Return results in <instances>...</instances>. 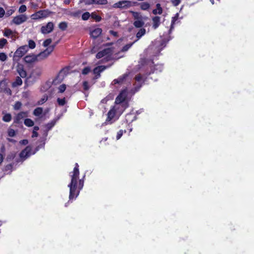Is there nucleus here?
I'll use <instances>...</instances> for the list:
<instances>
[{
  "label": "nucleus",
  "instance_id": "nucleus-1",
  "mask_svg": "<svg viewBox=\"0 0 254 254\" xmlns=\"http://www.w3.org/2000/svg\"><path fill=\"white\" fill-rule=\"evenodd\" d=\"M78 167V164L76 163L73 171L71 173V182L68 185V187L69 188V200L76 197L79 195V191L83 186V181L81 180H79V186L78 187L77 186L79 175Z\"/></svg>",
  "mask_w": 254,
  "mask_h": 254
},
{
  "label": "nucleus",
  "instance_id": "nucleus-2",
  "mask_svg": "<svg viewBox=\"0 0 254 254\" xmlns=\"http://www.w3.org/2000/svg\"><path fill=\"white\" fill-rule=\"evenodd\" d=\"M112 52V50L111 48H107L98 52L96 55V58L97 59L103 58L104 62H108L111 59Z\"/></svg>",
  "mask_w": 254,
  "mask_h": 254
},
{
  "label": "nucleus",
  "instance_id": "nucleus-3",
  "mask_svg": "<svg viewBox=\"0 0 254 254\" xmlns=\"http://www.w3.org/2000/svg\"><path fill=\"white\" fill-rule=\"evenodd\" d=\"M28 51V47L27 45L22 46L18 48L15 52L13 60L14 61H18L23 57Z\"/></svg>",
  "mask_w": 254,
  "mask_h": 254
},
{
  "label": "nucleus",
  "instance_id": "nucleus-4",
  "mask_svg": "<svg viewBox=\"0 0 254 254\" xmlns=\"http://www.w3.org/2000/svg\"><path fill=\"white\" fill-rule=\"evenodd\" d=\"M55 46V45L49 46L45 50L37 55L38 61L42 60L47 58L53 52Z\"/></svg>",
  "mask_w": 254,
  "mask_h": 254
},
{
  "label": "nucleus",
  "instance_id": "nucleus-5",
  "mask_svg": "<svg viewBox=\"0 0 254 254\" xmlns=\"http://www.w3.org/2000/svg\"><path fill=\"white\" fill-rule=\"evenodd\" d=\"M133 5V2L129 0H121L115 3L113 6L114 8H126Z\"/></svg>",
  "mask_w": 254,
  "mask_h": 254
},
{
  "label": "nucleus",
  "instance_id": "nucleus-6",
  "mask_svg": "<svg viewBox=\"0 0 254 254\" xmlns=\"http://www.w3.org/2000/svg\"><path fill=\"white\" fill-rule=\"evenodd\" d=\"M127 106V103H115L113 107L117 113V116H120Z\"/></svg>",
  "mask_w": 254,
  "mask_h": 254
},
{
  "label": "nucleus",
  "instance_id": "nucleus-7",
  "mask_svg": "<svg viewBox=\"0 0 254 254\" xmlns=\"http://www.w3.org/2000/svg\"><path fill=\"white\" fill-rule=\"evenodd\" d=\"M27 16L25 14H20L13 17L12 22L16 25H20L27 20Z\"/></svg>",
  "mask_w": 254,
  "mask_h": 254
},
{
  "label": "nucleus",
  "instance_id": "nucleus-8",
  "mask_svg": "<svg viewBox=\"0 0 254 254\" xmlns=\"http://www.w3.org/2000/svg\"><path fill=\"white\" fill-rule=\"evenodd\" d=\"M50 12L48 10H40L32 15L33 19L45 18L49 16Z\"/></svg>",
  "mask_w": 254,
  "mask_h": 254
},
{
  "label": "nucleus",
  "instance_id": "nucleus-9",
  "mask_svg": "<svg viewBox=\"0 0 254 254\" xmlns=\"http://www.w3.org/2000/svg\"><path fill=\"white\" fill-rule=\"evenodd\" d=\"M127 96L126 90L122 91L116 98L115 103H127L125 101Z\"/></svg>",
  "mask_w": 254,
  "mask_h": 254
},
{
  "label": "nucleus",
  "instance_id": "nucleus-10",
  "mask_svg": "<svg viewBox=\"0 0 254 254\" xmlns=\"http://www.w3.org/2000/svg\"><path fill=\"white\" fill-rule=\"evenodd\" d=\"M54 28V24L51 22H48L46 25L43 26L41 27V31L43 34H46L51 32Z\"/></svg>",
  "mask_w": 254,
  "mask_h": 254
},
{
  "label": "nucleus",
  "instance_id": "nucleus-11",
  "mask_svg": "<svg viewBox=\"0 0 254 254\" xmlns=\"http://www.w3.org/2000/svg\"><path fill=\"white\" fill-rule=\"evenodd\" d=\"M84 1L86 5H105L108 3L107 0H84Z\"/></svg>",
  "mask_w": 254,
  "mask_h": 254
},
{
  "label": "nucleus",
  "instance_id": "nucleus-12",
  "mask_svg": "<svg viewBox=\"0 0 254 254\" xmlns=\"http://www.w3.org/2000/svg\"><path fill=\"white\" fill-rule=\"evenodd\" d=\"M24 62L27 64H33L38 61L37 56L34 54H30L25 56L24 58Z\"/></svg>",
  "mask_w": 254,
  "mask_h": 254
},
{
  "label": "nucleus",
  "instance_id": "nucleus-13",
  "mask_svg": "<svg viewBox=\"0 0 254 254\" xmlns=\"http://www.w3.org/2000/svg\"><path fill=\"white\" fill-rule=\"evenodd\" d=\"M136 83L135 84V91L134 92L137 91L140 87L141 86L142 83L144 82V80L143 77L140 74L137 75L135 77Z\"/></svg>",
  "mask_w": 254,
  "mask_h": 254
},
{
  "label": "nucleus",
  "instance_id": "nucleus-14",
  "mask_svg": "<svg viewBox=\"0 0 254 254\" xmlns=\"http://www.w3.org/2000/svg\"><path fill=\"white\" fill-rule=\"evenodd\" d=\"M119 117L120 116H117V113H116L115 109L113 107V108H111L108 113V118L107 119V121H110L114 118H116V119H118Z\"/></svg>",
  "mask_w": 254,
  "mask_h": 254
},
{
  "label": "nucleus",
  "instance_id": "nucleus-15",
  "mask_svg": "<svg viewBox=\"0 0 254 254\" xmlns=\"http://www.w3.org/2000/svg\"><path fill=\"white\" fill-rule=\"evenodd\" d=\"M102 30L100 28H96L90 31V35L93 38H96L102 33Z\"/></svg>",
  "mask_w": 254,
  "mask_h": 254
},
{
  "label": "nucleus",
  "instance_id": "nucleus-16",
  "mask_svg": "<svg viewBox=\"0 0 254 254\" xmlns=\"http://www.w3.org/2000/svg\"><path fill=\"white\" fill-rule=\"evenodd\" d=\"M30 155V149L28 147H26L25 149L22 150L20 153V157L23 160H25Z\"/></svg>",
  "mask_w": 254,
  "mask_h": 254
},
{
  "label": "nucleus",
  "instance_id": "nucleus-17",
  "mask_svg": "<svg viewBox=\"0 0 254 254\" xmlns=\"http://www.w3.org/2000/svg\"><path fill=\"white\" fill-rule=\"evenodd\" d=\"M160 19V17L158 16H155L152 18V27L154 29H157L161 23Z\"/></svg>",
  "mask_w": 254,
  "mask_h": 254
},
{
  "label": "nucleus",
  "instance_id": "nucleus-18",
  "mask_svg": "<svg viewBox=\"0 0 254 254\" xmlns=\"http://www.w3.org/2000/svg\"><path fill=\"white\" fill-rule=\"evenodd\" d=\"M17 71L19 75L22 77H25L27 73L26 71L24 69L23 66L22 64H18L17 66Z\"/></svg>",
  "mask_w": 254,
  "mask_h": 254
},
{
  "label": "nucleus",
  "instance_id": "nucleus-19",
  "mask_svg": "<svg viewBox=\"0 0 254 254\" xmlns=\"http://www.w3.org/2000/svg\"><path fill=\"white\" fill-rule=\"evenodd\" d=\"M27 115L25 112H20V113L18 114L14 118V122L16 123H20L21 121Z\"/></svg>",
  "mask_w": 254,
  "mask_h": 254
},
{
  "label": "nucleus",
  "instance_id": "nucleus-20",
  "mask_svg": "<svg viewBox=\"0 0 254 254\" xmlns=\"http://www.w3.org/2000/svg\"><path fill=\"white\" fill-rule=\"evenodd\" d=\"M128 76V74L126 73L123 75L122 76H121L118 78L114 79L113 80V82L114 84H122L124 82V81L126 80V78Z\"/></svg>",
  "mask_w": 254,
  "mask_h": 254
},
{
  "label": "nucleus",
  "instance_id": "nucleus-21",
  "mask_svg": "<svg viewBox=\"0 0 254 254\" xmlns=\"http://www.w3.org/2000/svg\"><path fill=\"white\" fill-rule=\"evenodd\" d=\"M179 13L176 14L175 16L172 17V21H171V25L170 26V28L169 30V34L171 32V31L173 30V29L174 28V25L176 23V22L178 20L179 18Z\"/></svg>",
  "mask_w": 254,
  "mask_h": 254
},
{
  "label": "nucleus",
  "instance_id": "nucleus-22",
  "mask_svg": "<svg viewBox=\"0 0 254 254\" xmlns=\"http://www.w3.org/2000/svg\"><path fill=\"white\" fill-rule=\"evenodd\" d=\"M108 67V66H104V65L98 66L94 69V70H93L94 73L95 74H98L99 75H100V72L104 71Z\"/></svg>",
  "mask_w": 254,
  "mask_h": 254
},
{
  "label": "nucleus",
  "instance_id": "nucleus-23",
  "mask_svg": "<svg viewBox=\"0 0 254 254\" xmlns=\"http://www.w3.org/2000/svg\"><path fill=\"white\" fill-rule=\"evenodd\" d=\"M146 30L144 28H141L138 32L136 33V37L137 39L134 41L135 42L137 41L142 36L145 35Z\"/></svg>",
  "mask_w": 254,
  "mask_h": 254
},
{
  "label": "nucleus",
  "instance_id": "nucleus-24",
  "mask_svg": "<svg viewBox=\"0 0 254 254\" xmlns=\"http://www.w3.org/2000/svg\"><path fill=\"white\" fill-rule=\"evenodd\" d=\"M162 13V9L161 7V5L159 3L156 4V8L153 10V13L154 14H161Z\"/></svg>",
  "mask_w": 254,
  "mask_h": 254
},
{
  "label": "nucleus",
  "instance_id": "nucleus-25",
  "mask_svg": "<svg viewBox=\"0 0 254 254\" xmlns=\"http://www.w3.org/2000/svg\"><path fill=\"white\" fill-rule=\"evenodd\" d=\"M144 22L140 19L135 21L133 23L134 26L136 28H140L143 26Z\"/></svg>",
  "mask_w": 254,
  "mask_h": 254
},
{
  "label": "nucleus",
  "instance_id": "nucleus-26",
  "mask_svg": "<svg viewBox=\"0 0 254 254\" xmlns=\"http://www.w3.org/2000/svg\"><path fill=\"white\" fill-rule=\"evenodd\" d=\"M43 112V109L41 107L36 108L33 111V115L35 116H39Z\"/></svg>",
  "mask_w": 254,
  "mask_h": 254
},
{
  "label": "nucleus",
  "instance_id": "nucleus-27",
  "mask_svg": "<svg viewBox=\"0 0 254 254\" xmlns=\"http://www.w3.org/2000/svg\"><path fill=\"white\" fill-rule=\"evenodd\" d=\"M25 126L28 127H31L34 126V122L30 119H26L24 120V122Z\"/></svg>",
  "mask_w": 254,
  "mask_h": 254
},
{
  "label": "nucleus",
  "instance_id": "nucleus-28",
  "mask_svg": "<svg viewBox=\"0 0 254 254\" xmlns=\"http://www.w3.org/2000/svg\"><path fill=\"white\" fill-rule=\"evenodd\" d=\"M22 83V79L19 77H17L15 81L13 83V86L21 85Z\"/></svg>",
  "mask_w": 254,
  "mask_h": 254
},
{
  "label": "nucleus",
  "instance_id": "nucleus-29",
  "mask_svg": "<svg viewBox=\"0 0 254 254\" xmlns=\"http://www.w3.org/2000/svg\"><path fill=\"white\" fill-rule=\"evenodd\" d=\"M2 120L5 122H9L11 120V116L10 114H6L2 118Z\"/></svg>",
  "mask_w": 254,
  "mask_h": 254
},
{
  "label": "nucleus",
  "instance_id": "nucleus-30",
  "mask_svg": "<svg viewBox=\"0 0 254 254\" xmlns=\"http://www.w3.org/2000/svg\"><path fill=\"white\" fill-rule=\"evenodd\" d=\"M90 16L93 19H95L97 22H99L101 20V17L95 12L92 13Z\"/></svg>",
  "mask_w": 254,
  "mask_h": 254
},
{
  "label": "nucleus",
  "instance_id": "nucleus-31",
  "mask_svg": "<svg viewBox=\"0 0 254 254\" xmlns=\"http://www.w3.org/2000/svg\"><path fill=\"white\" fill-rule=\"evenodd\" d=\"M135 43V42L134 41L133 42L131 43H130V44H128L126 45H125V46H124L122 49V52H126L132 46V45Z\"/></svg>",
  "mask_w": 254,
  "mask_h": 254
},
{
  "label": "nucleus",
  "instance_id": "nucleus-32",
  "mask_svg": "<svg viewBox=\"0 0 254 254\" xmlns=\"http://www.w3.org/2000/svg\"><path fill=\"white\" fill-rule=\"evenodd\" d=\"M12 169V165L8 164L4 167V172L6 173H9L11 172Z\"/></svg>",
  "mask_w": 254,
  "mask_h": 254
},
{
  "label": "nucleus",
  "instance_id": "nucleus-33",
  "mask_svg": "<svg viewBox=\"0 0 254 254\" xmlns=\"http://www.w3.org/2000/svg\"><path fill=\"white\" fill-rule=\"evenodd\" d=\"M149 7L150 4L147 2H142L140 5V7L142 10H147Z\"/></svg>",
  "mask_w": 254,
  "mask_h": 254
},
{
  "label": "nucleus",
  "instance_id": "nucleus-34",
  "mask_svg": "<svg viewBox=\"0 0 254 254\" xmlns=\"http://www.w3.org/2000/svg\"><path fill=\"white\" fill-rule=\"evenodd\" d=\"M67 23L65 22H61L59 24V27L60 29H61V30H64L66 29V28H67Z\"/></svg>",
  "mask_w": 254,
  "mask_h": 254
},
{
  "label": "nucleus",
  "instance_id": "nucleus-35",
  "mask_svg": "<svg viewBox=\"0 0 254 254\" xmlns=\"http://www.w3.org/2000/svg\"><path fill=\"white\" fill-rule=\"evenodd\" d=\"M35 46H36V44H35V43L34 41L32 40H29L28 41V49L30 48V49H33L35 48Z\"/></svg>",
  "mask_w": 254,
  "mask_h": 254
},
{
  "label": "nucleus",
  "instance_id": "nucleus-36",
  "mask_svg": "<svg viewBox=\"0 0 254 254\" xmlns=\"http://www.w3.org/2000/svg\"><path fill=\"white\" fill-rule=\"evenodd\" d=\"M90 14L88 12H85L82 15V19L83 20H87L90 16Z\"/></svg>",
  "mask_w": 254,
  "mask_h": 254
},
{
  "label": "nucleus",
  "instance_id": "nucleus-37",
  "mask_svg": "<svg viewBox=\"0 0 254 254\" xmlns=\"http://www.w3.org/2000/svg\"><path fill=\"white\" fill-rule=\"evenodd\" d=\"M57 102L60 106H64L66 103L65 98L62 99L58 98Z\"/></svg>",
  "mask_w": 254,
  "mask_h": 254
},
{
  "label": "nucleus",
  "instance_id": "nucleus-38",
  "mask_svg": "<svg viewBox=\"0 0 254 254\" xmlns=\"http://www.w3.org/2000/svg\"><path fill=\"white\" fill-rule=\"evenodd\" d=\"M12 33V31L9 29H5L4 31L3 35L5 37H9Z\"/></svg>",
  "mask_w": 254,
  "mask_h": 254
},
{
  "label": "nucleus",
  "instance_id": "nucleus-39",
  "mask_svg": "<svg viewBox=\"0 0 254 254\" xmlns=\"http://www.w3.org/2000/svg\"><path fill=\"white\" fill-rule=\"evenodd\" d=\"M7 57L4 53H0V61L4 62L6 60Z\"/></svg>",
  "mask_w": 254,
  "mask_h": 254
},
{
  "label": "nucleus",
  "instance_id": "nucleus-40",
  "mask_svg": "<svg viewBox=\"0 0 254 254\" xmlns=\"http://www.w3.org/2000/svg\"><path fill=\"white\" fill-rule=\"evenodd\" d=\"M8 135L10 137H13L15 135V132L14 129L9 128L7 131Z\"/></svg>",
  "mask_w": 254,
  "mask_h": 254
},
{
  "label": "nucleus",
  "instance_id": "nucleus-41",
  "mask_svg": "<svg viewBox=\"0 0 254 254\" xmlns=\"http://www.w3.org/2000/svg\"><path fill=\"white\" fill-rule=\"evenodd\" d=\"M7 42V40L5 39L2 38L0 39V49H2Z\"/></svg>",
  "mask_w": 254,
  "mask_h": 254
},
{
  "label": "nucleus",
  "instance_id": "nucleus-42",
  "mask_svg": "<svg viewBox=\"0 0 254 254\" xmlns=\"http://www.w3.org/2000/svg\"><path fill=\"white\" fill-rule=\"evenodd\" d=\"M52 40L50 38L46 39L43 43V46H44L45 47L49 46L52 43Z\"/></svg>",
  "mask_w": 254,
  "mask_h": 254
},
{
  "label": "nucleus",
  "instance_id": "nucleus-43",
  "mask_svg": "<svg viewBox=\"0 0 254 254\" xmlns=\"http://www.w3.org/2000/svg\"><path fill=\"white\" fill-rule=\"evenodd\" d=\"M163 69V65L162 64H156L154 67V70L153 71L154 72L155 70L161 71Z\"/></svg>",
  "mask_w": 254,
  "mask_h": 254
},
{
  "label": "nucleus",
  "instance_id": "nucleus-44",
  "mask_svg": "<svg viewBox=\"0 0 254 254\" xmlns=\"http://www.w3.org/2000/svg\"><path fill=\"white\" fill-rule=\"evenodd\" d=\"M48 100V96L44 95L43 98L38 101V105H42L44 103H45L47 100Z\"/></svg>",
  "mask_w": 254,
  "mask_h": 254
},
{
  "label": "nucleus",
  "instance_id": "nucleus-45",
  "mask_svg": "<svg viewBox=\"0 0 254 254\" xmlns=\"http://www.w3.org/2000/svg\"><path fill=\"white\" fill-rule=\"evenodd\" d=\"M27 9V7L25 5H22L20 6L18 9V12L19 13H23L26 11Z\"/></svg>",
  "mask_w": 254,
  "mask_h": 254
},
{
  "label": "nucleus",
  "instance_id": "nucleus-46",
  "mask_svg": "<svg viewBox=\"0 0 254 254\" xmlns=\"http://www.w3.org/2000/svg\"><path fill=\"white\" fill-rule=\"evenodd\" d=\"M15 157V153H10L8 155L7 157V159L8 160L11 161L13 160L14 157Z\"/></svg>",
  "mask_w": 254,
  "mask_h": 254
},
{
  "label": "nucleus",
  "instance_id": "nucleus-47",
  "mask_svg": "<svg viewBox=\"0 0 254 254\" xmlns=\"http://www.w3.org/2000/svg\"><path fill=\"white\" fill-rule=\"evenodd\" d=\"M22 104L20 102H16L14 105L15 110H19L21 107Z\"/></svg>",
  "mask_w": 254,
  "mask_h": 254
},
{
  "label": "nucleus",
  "instance_id": "nucleus-48",
  "mask_svg": "<svg viewBox=\"0 0 254 254\" xmlns=\"http://www.w3.org/2000/svg\"><path fill=\"white\" fill-rule=\"evenodd\" d=\"M14 12V10L13 9H9L6 10L5 14L6 16H9L12 15Z\"/></svg>",
  "mask_w": 254,
  "mask_h": 254
},
{
  "label": "nucleus",
  "instance_id": "nucleus-49",
  "mask_svg": "<svg viewBox=\"0 0 254 254\" xmlns=\"http://www.w3.org/2000/svg\"><path fill=\"white\" fill-rule=\"evenodd\" d=\"M66 89V85L65 84H62L59 87V92L60 93L64 92Z\"/></svg>",
  "mask_w": 254,
  "mask_h": 254
},
{
  "label": "nucleus",
  "instance_id": "nucleus-50",
  "mask_svg": "<svg viewBox=\"0 0 254 254\" xmlns=\"http://www.w3.org/2000/svg\"><path fill=\"white\" fill-rule=\"evenodd\" d=\"M90 71V68L89 67H85L82 71V73L83 74L86 75Z\"/></svg>",
  "mask_w": 254,
  "mask_h": 254
},
{
  "label": "nucleus",
  "instance_id": "nucleus-51",
  "mask_svg": "<svg viewBox=\"0 0 254 254\" xmlns=\"http://www.w3.org/2000/svg\"><path fill=\"white\" fill-rule=\"evenodd\" d=\"M55 122H52L50 123H48V124H47L46 126L48 130L51 129L55 126Z\"/></svg>",
  "mask_w": 254,
  "mask_h": 254
},
{
  "label": "nucleus",
  "instance_id": "nucleus-52",
  "mask_svg": "<svg viewBox=\"0 0 254 254\" xmlns=\"http://www.w3.org/2000/svg\"><path fill=\"white\" fill-rule=\"evenodd\" d=\"M81 14V11L78 10L75 12H73L71 13V15L74 17H77Z\"/></svg>",
  "mask_w": 254,
  "mask_h": 254
},
{
  "label": "nucleus",
  "instance_id": "nucleus-53",
  "mask_svg": "<svg viewBox=\"0 0 254 254\" xmlns=\"http://www.w3.org/2000/svg\"><path fill=\"white\" fill-rule=\"evenodd\" d=\"M181 2V0H172V3L174 6L178 5Z\"/></svg>",
  "mask_w": 254,
  "mask_h": 254
},
{
  "label": "nucleus",
  "instance_id": "nucleus-54",
  "mask_svg": "<svg viewBox=\"0 0 254 254\" xmlns=\"http://www.w3.org/2000/svg\"><path fill=\"white\" fill-rule=\"evenodd\" d=\"M83 88L85 90H87L89 89L88 83L87 81H84L83 83Z\"/></svg>",
  "mask_w": 254,
  "mask_h": 254
},
{
  "label": "nucleus",
  "instance_id": "nucleus-55",
  "mask_svg": "<svg viewBox=\"0 0 254 254\" xmlns=\"http://www.w3.org/2000/svg\"><path fill=\"white\" fill-rule=\"evenodd\" d=\"M5 13V12L4 9L2 7H0V18L2 17Z\"/></svg>",
  "mask_w": 254,
  "mask_h": 254
},
{
  "label": "nucleus",
  "instance_id": "nucleus-56",
  "mask_svg": "<svg viewBox=\"0 0 254 254\" xmlns=\"http://www.w3.org/2000/svg\"><path fill=\"white\" fill-rule=\"evenodd\" d=\"M123 135V131L122 130H120L118 133H117V139H119L121 136H122Z\"/></svg>",
  "mask_w": 254,
  "mask_h": 254
},
{
  "label": "nucleus",
  "instance_id": "nucleus-57",
  "mask_svg": "<svg viewBox=\"0 0 254 254\" xmlns=\"http://www.w3.org/2000/svg\"><path fill=\"white\" fill-rule=\"evenodd\" d=\"M60 75H59L58 76V77L53 80V84H56L59 83V82L60 81V80H59V78H60Z\"/></svg>",
  "mask_w": 254,
  "mask_h": 254
},
{
  "label": "nucleus",
  "instance_id": "nucleus-58",
  "mask_svg": "<svg viewBox=\"0 0 254 254\" xmlns=\"http://www.w3.org/2000/svg\"><path fill=\"white\" fill-rule=\"evenodd\" d=\"M38 136V133L37 131H33L32 132V137H37Z\"/></svg>",
  "mask_w": 254,
  "mask_h": 254
},
{
  "label": "nucleus",
  "instance_id": "nucleus-59",
  "mask_svg": "<svg viewBox=\"0 0 254 254\" xmlns=\"http://www.w3.org/2000/svg\"><path fill=\"white\" fill-rule=\"evenodd\" d=\"M110 33L112 35H113L114 36H115V37H117V35H118V33H117V32H115V31H113V30H110Z\"/></svg>",
  "mask_w": 254,
  "mask_h": 254
},
{
  "label": "nucleus",
  "instance_id": "nucleus-60",
  "mask_svg": "<svg viewBox=\"0 0 254 254\" xmlns=\"http://www.w3.org/2000/svg\"><path fill=\"white\" fill-rule=\"evenodd\" d=\"M133 16L135 17V18L138 19L139 18V14L137 12H133Z\"/></svg>",
  "mask_w": 254,
  "mask_h": 254
},
{
  "label": "nucleus",
  "instance_id": "nucleus-61",
  "mask_svg": "<svg viewBox=\"0 0 254 254\" xmlns=\"http://www.w3.org/2000/svg\"><path fill=\"white\" fill-rule=\"evenodd\" d=\"M39 129V127L38 126H35L34 127V128H33V131H37Z\"/></svg>",
  "mask_w": 254,
  "mask_h": 254
},
{
  "label": "nucleus",
  "instance_id": "nucleus-62",
  "mask_svg": "<svg viewBox=\"0 0 254 254\" xmlns=\"http://www.w3.org/2000/svg\"><path fill=\"white\" fill-rule=\"evenodd\" d=\"M3 159V155L1 154H0V164L2 162Z\"/></svg>",
  "mask_w": 254,
  "mask_h": 254
},
{
  "label": "nucleus",
  "instance_id": "nucleus-63",
  "mask_svg": "<svg viewBox=\"0 0 254 254\" xmlns=\"http://www.w3.org/2000/svg\"><path fill=\"white\" fill-rule=\"evenodd\" d=\"M22 142L23 144H27L28 143V140L26 139L23 140Z\"/></svg>",
  "mask_w": 254,
  "mask_h": 254
},
{
  "label": "nucleus",
  "instance_id": "nucleus-64",
  "mask_svg": "<svg viewBox=\"0 0 254 254\" xmlns=\"http://www.w3.org/2000/svg\"><path fill=\"white\" fill-rule=\"evenodd\" d=\"M161 46L163 47V48H164V47H165L166 46V44H165V42L164 41H162L161 42Z\"/></svg>",
  "mask_w": 254,
  "mask_h": 254
}]
</instances>
